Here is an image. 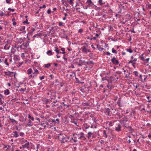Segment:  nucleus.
I'll use <instances>...</instances> for the list:
<instances>
[{"label": "nucleus", "instance_id": "f257e3e1", "mask_svg": "<svg viewBox=\"0 0 151 151\" xmlns=\"http://www.w3.org/2000/svg\"><path fill=\"white\" fill-rule=\"evenodd\" d=\"M119 122L124 128H126L129 126V121L125 116L120 119Z\"/></svg>", "mask_w": 151, "mask_h": 151}, {"label": "nucleus", "instance_id": "f03ea898", "mask_svg": "<svg viewBox=\"0 0 151 151\" xmlns=\"http://www.w3.org/2000/svg\"><path fill=\"white\" fill-rule=\"evenodd\" d=\"M73 137L70 136H67L64 135L62 137L61 140V142L65 143V142H68L72 140Z\"/></svg>", "mask_w": 151, "mask_h": 151}, {"label": "nucleus", "instance_id": "7ed1b4c3", "mask_svg": "<svg viewBox=\"0 0 151 151\" xmlns=\"http://www.w3.org/2000/svg\"><path fill=\"white\" fill-rule=\"evenodd\" d=\"M78 138L79 140H83L86 139V138L85 136V134L82 132H81L77 133Z\"/></svg>", "mask_w": 151, "mask_h": 151}, {"label": "nucleus", "instance_id": "20e7f679", "mask_svg": "<svg viewBox=\"0 0 151 151\" xmlns=\"http://www.w3.org/2000/svg\"><path fill=\"white\" fill-rule=\"evenodd\" d=\"M29 45V42L28 41H26L20 46V47L21 49H24L27 47Z\"/></svg>", "mask_w": 151, "mask_h": 151}, {"label": "nucleus", "instance_id": "39448f33", "mask_svg": "<svg viewBox=\"0 0 151 151\" xmlns=\"http://www.w3.org/2000/svg\"><path fill=\"white\" fill-rule=\"evenodd\" d=\"M86 4L87 6V7H89L90 8L91 7H93V5H94L91 0H87Z\"/></svg>", "mask_w": 151, "mask_h": 151}, {"label": "nucleus", "instance_id": "423d86ee", "mask_svg": "<svg viewBox=\"0 0 151 151\" xmlns=\"http://www.w3.org/2000/svg\"><path fill=\"white\" fill-rule=\"evenodd\" d=\"M77 133H78V132L76 133L73 134V140L74 142H78V140H79L78 138V136L77 135Z\"/></svg>", "mask_w": 151, "mask_h": 151}, {"label": "nucleus", "instance_id": "0eeeda50", "mask_svg": "<svg viewBox=\"0 0 151 151\" xmlns=\"http://www.w3.org/2000/svg\"><path fill=\"white\" fill-rule=\"evenodd\" d=\"M114 121H107L106 122V124L107 126V127L106 128H109L111 126L113 125Z\"/></svg>", "mask_w": 151, "mask_h": 151}, {"label": "nucleus", "instance_id": "6e6552de", "mask_svg": "<svg viewBox=\"0 0 151 151\" xmlns=\"http://www.w3.org/2000/svg\"><path fill=\"white\" fill-rule=\"evenodd\" d=\"M111 61L114 64L116 65H118L119 63V61L116 60L115 57H114L111 59Z\"/></svg>", "mask_w": 151, "mask_h": 151}, {"label": "nucleus", "instance_id": "1a4fd4ad", "mask_svg": "<svg viewBox=\"0 0 151 151\" xmlns=\"http://www.w3.org/2000/svg\"><path fill=\"white\" fill-rule=\"evenodd\" d=\"M82 105L85 108H89L90 107V104L87 102L83 103Z\"/></svg>", "mask_w": 151, "mask_h": 151}, {"label": "nucleus", "instance_id": "9d476101", "mask_svg": "<svg viewBox=\"0 0 151 151\" xmlns=\"http://www.w3.org/2000/svg\"><path fill=\"white\" fill-rule=\"evenodd\" d=\"M115 130L117 132H120L121 131V126L120 124H118L115 127Z\"/></svg>", "mask_w": 151, "mask_h": 151}, {"label": "nucleus", "instance_id": "9b49d317", "mask_svg": "<svg viewBox=\"0 0 151 151\" xmlns=\"http://www.w3.org/2000/svg\"><path fill=\"white\" fill-rule=\"evenodd\" d=\"M81 50L83 52L85 53L86 54L87 53V49L86 47L85 46L82 47L81 48Z\"/></svg>", "mask_w": 151, "mask_h": 151}, {"label": "nucleus", "instance_id": "f8f14e48", "mask_svg": "<svg viewBox=\"0 0 151 151\" xmlns=\"http://www.w3.org/2000/svg\"><path fill=\"white\" fill-rule=\"evenodd\" d=\"M29 142H27V143H26L24 145H23V148H27V149H29Z\"/></svg>", "mask_w": 151, "mask_h": 151}, {"label": "nucleus", "instance_id": "ddd939ff", "mask_svg": "<svg viewBox=\"0 0 151 151\" xmlns=\"http://www.w3.org/2000/svg\"><path fill=\"white\" fill-rule=\"evenodd\" d=\"M111 110L109 108H107L105 111V114L108 115V116L110 115V114Z\"/></svg>", "mask_w": 151, "mask_h": 151}, {"label": "nucleus", "instance_id": "4468645a", "mask_svg": "<svg viewBox=\"0 0 151 151\" xmlns=\"http://www.w3.org/2000/svg\"><path fill=\"white\" fill-rule=\"evenodd\" d=\"M13 137L17 138L19 137V135L18 134V132L16 131H15L13 132Z\"/></svg>", "mask_w": 151, "mask_h": 151}, {"label": "nucleus", "instance_id": "2eb2a0df", "mask_svg": "<svg viewBox=\"0 0 151 151\" xmlns=\"http://www.w3.org/2000/svg\"><path fill=\"white\" fill-rule=\"evenodd\" d=\"M33 75V74H30V75L29 76V79L35 78L37 76V75L34 74Z\"/></svg>", "mask_w": 151, "mask_h": 151}, {"label": "nucleus", "instance_id": "dca6fc26", "mask_svg": "<svg viewBox=\"0 0 151 151\" xmlns=\"http://www.w3.org/2000/svg\"><path fill=\"white\" fill-rule=\"evenodd\" d=\"M4 92V94L6 95H9L10 93L8 89H6V90H5Z\"/></svg>", "mask_w": 151, "mask_h": 151}, {"label": "nucleus", "instance_id": "f3484780", "mask_svg": "<svg viewBox=\"0 0 151 151\" xmlns=\"http://www.w3.org/2000/svg\"><path fill=\"white\" fill-rule=\"evenodd\" d=\"M33 69L34 70V72L33 73V74L37 75V76L38 74H39V72L37 69L34 68H33Z\"/></svg>", "mask_w": 151, "mask_h": 151}, {"label": "nucleus", "instance_id": "a211bd4d", "mask_svg": "<svg viewBox=\"0 0 151 151\" xmlns=\"http://www.w3.org/2000/svg\"><path fill=\"white\" fill-rule=\"evenodd\" d=\"M97 47L98 50L100 51H102L104 49V48L101 47L100 46H99L98 45H97Z\"/></svg>", "mask_w": 151, "mask_h": 151}, {"label": "nucleus", "instance_id": "6ab92c4d", "mask_svg": "<svg viewBox=\"0 0 151 151\" xmlns=\"http://www.w3.org/2000/svg\"><path fill=\"white\" fill-rule=\"evenodd\" d=\"M10 47V45L9 44H6L4 46V48L5 50H8Z\"/></svg>", "mask_w": 151, "mask_h": 151}, {"label": "nucleus", "instance_id": "aec40b11", "mask_svg": "<svg viewBox=\"0 0 151 151\" xmlns=\"http://www.w3.org/2000/svg\"><path fill=\"white\" fill-rule=\"evenodd\" d=\"M93 135V134L91 132H89L88 134V139L91 138V137Z\"/></svg>", "mask_w": 151, "mask_h": 151}, {"label": "nucleus", "instance_id": "412c9836", "mask_svg": "<svg viewBox=\"0 0 151 151\" xmlns=\"http://www.w3.org/2000/svg\"><path fill=\"white\" fill-rule=\"evenodd\" d=\"M32 122L31 120L29 119L28 120V122L27 123V125L28 126H32V124H31Z\"/></svg>", "mask_w": 151, "mask_h": 151}, {"label": "nucleus", "instance_id": "4be33fe9", "mask_svg": "<svg viewBox=\"0 0 151 151\" xmlns=\"http://www.w3.org/2000/svg\"><path fill=\"white\" fill-rule=\"evenodd\" d=\"M47 54L48 55H52V51L51 50H49L46 52Z\"/></svg>", "mask_w": 151, "mask_h": 151}, {"label": "nucleus", "instance_id": "5701e85b", "mask_svg": "<svg viewBox=\"0 0 151 151\" xmlns=\"http://www.w3.org/2000/svg\"><path fill=\"white\" fill-rule=\"evenodd\" d=\"M42 35V34L40 33H37V34L35 35L33 37L35 38V37H39L41 36Z\"/></svg>", "mask_w": 151, "mask_h": 151}, {"label": "nucleus", "instance_id": "b1692460", "mask_svg": "<svg viewBox=\"0 0 151 151\" xmlns=\"http://www.w3.org/2000/svg\"><path fill=\"white\" fill-rule=\"evenodd\" d=\"M28 118L30 119L32 121L34 120V119L33 116H32L29 114H28Z\"/></svg>", "mask_w": 151, "mask_h": 151}, {"label": "nucleus", "instance_id": "393cba45", "mask_svg": "<svg viewBox=\"0 0 151 151\" xmlns=\"http://www.w3.org/2000/svg\"><path fill=\"white\" fill-rule=\"evenodd\" d=\"M126 128L130 132H132L133 130V129L132 128V127L130 126H129L126 127Z\"/></svg>", "mask_w": 151, "mask_h": 151}, {"label": "nucleus", "instance_id": "a878e982", "mask_svg": "<svg viewBox=\"0 0 151 151\" xmlns=\"http://www.w3.org/2000/svg\"><path fill=\"white\" fill-rule=\"evenodd\" d=\"M10 120H11V122L12 123H13L14 122H15L16 124L17 123V122L13 119H12L11 118H9Z\"/></svg>", "mask_w": 151, "mask_h": 151}, {"label": "nucleus", "instance_id": "bb28decb", "mask_svg": "<svg viewBox=\"0 0 151 151\" xmlns=\"http://www.w3.org/2000/svg\"><path fill=\"white\" fill-rule=\"evenodd\" d=\"M26 86V83H25V84H24L25 88H21L19 90V91H25L26 90V88L25 87V86Z\"/></svg>", "mask_w": 151, "mask_h": 151}, {"label": "nucleus", "instance_id": "cd10ccee", "mask_svg": "<svg viewBox=\"0 0 151 151\" xmlns=\"http://www.w3.org/2000/svg\"><path fill=\"white\" fill-rule=\"evenodd\" d=\"M45 68H48L50 66V63H48L47 64H45L44 65Z\"/></svg>", "mask_w": 151, "mask_h": 151}, {"label": "nucleus", "instance_id": "c85d7f7f", "mask_svg": "<svg viewBox=\"0 0 151 151\" xmlns=\"http://www.w3.org/2000/svg\"><path fill=\"white\" fill-rule=\"evenodd\" d=\"M27 73L28 74H30L32 72V69L31 68L29 69L27 71Z\"/></svg>", "mask_w": 151, "mask_h": 151}, {"label": "nucleus", "instance_id": "c756f323", "mask_svg": "<svg viewBox=\"0 0 151 151\" xmlns=\"http://www.w3.org/2000/svg\"><path fill=\"white\" fill-rule=\"evenodd\" d=\"M3 62H4V63L7 66L9 65V64L7 62V58H5V60H3Z\"/></svg>", "mask_w": 151, "mask_h": 151}, {"label": "nucleus", "instance_id": "7c9ffc66", "mask_svg": "<svg viewBox=\"0 0 151 151\" xmlns=\"http://www.w3.org/2000/svg\"><path fill=\"white\" fill-rule=\"evenodd\" d=\"M12 22H13V25L15 26L16 24V22H15V18H13L12 19Z\"/></svg>", "mask_w": 151, "mask_h": 151}, {"label": "nucleus", "instance_id": "2f4dec72", "mask_svg": "<svg viewBox=\"0 0 151 151\" xmlns=\"http://www.w3.org/2000/svg\"><path fill=\"white\" fill-rule=\"evenodd\" d=\"M147 98L148 100V101H147L148 102H151V97H150V96H147Z\"/></svg>", "mask_w": 151, "mask_h": 151}, {"label": "nucleus", "instance_id": "473e14b6", "mask_svg": "<svg viewBox=\"0 0 151 151\" xmlns=\"http://www.w3.org/2000/svg\"><path fill=\"white\" fill-rule=\"evenodd\" d=\"M21 143L23 144V143H24L26 142H27V140H25L24 138H22V139L21 140Z\"/></svg>", "mask_w": 151, "mask_h": 151}, {"label": "nucleus", "instance_id": "72a5a7b5", "mask_svg": "<svg viewBox=\"0 0 151 151\" xmlns=\"http://www.w3.org/2000/svg\"><path fill=\"white\" fill-rule=\"evenodd\" d=\"M74 75L75 76H76V74L75 73L73 72L71 73V74L70 75V78H72L73 77V75Z\"/></svg>", "mask_w": 151, "mask_h": 151}, {"label": "nucleus", "instance_id": "f704fd0d", "mask_svg": "<svg viewBox=\"0 0 151 151\" xmlns=\"http://www.w3.org/2000/svg\"><path fill=\"white\" fill-rule=\"evenodd\" d=\"M112 53L114 54H116L117 53V51L115 50L114 48H112Z\"/></svg>", "mask_w": 151, "mask_h": 151}, {"label": "nucleus", "instance_id": "c9c22d12", "mask_svg": "<svg viewBox=\"0 0 151 151\" xmlns=\"http://www.w3.org/2000/svg\"><path fill=\"white\" fill-rule=\"evenodd\" d=\"M126 50L127 52H129L130 53H132L133 52L131 48L127 49Z\"/></svg>", "mask_w": 151, "mask_h": 151}, {"label": "nucleus", "instance_id": "e433bc0d", "mask_svg": "<svg viewBox=\"0 0 151 151\" xmlns=\"http://www.w3.org/2000/svg\"><path fill=\"white\" fill-rule=\"evenodd\" d=\"M54 50L56 52L57 54L60 53L59 50L58 49V47H55Z\"/></svg>", "mask_w": 151, "mask_h": 151}, {"label": "nucleus", "instance_id": "4c0bfd02", "mask_svg": "<svg viewBox=\"0 0 151 151\" xmlns=\"http://www.w3.org/2000/svg\"><path fill=\"white\" fill-rule=\"evenodd\" d=\"M133 73L136 76V77L138 76L139 74L137 71H134L133 72Z\"/></svg>", "mask_w": 151, "mask_h": 151}, {"label": "nucleus", "instance_id": "58836bf2", "mask_svg": "<svg viewBox=\"0 0 151 151\" xmlns=\"http://www.w3.org/2000/svg\"><path fill=\"white\" fill-rule=\"evenodd\" d=\"M139 58H140V59L142 60H145V58L143 57V54H142L141 55V56H139Z\"/></svg>", "mask_w": 151, "mask_h": 151}, {"label": "nucleus", "instance_id": "ea45409f", "mask_svg": "<svg viewBox=\"0 0 151 151\" xmlns=\"http://www.w3.org/2000/svg\"><path fill=\"white\" fill-rule=\"evenodd\" d=\"M102 0H99L98 2L101 5L104 4V3H102Z\"/></svg>", "mask_w": 151, "mask_h": 151}, {"label": "nucleus", "instance_id": "a19ab883", "mask_svg": "<svg viewBox=\"0 0 151 151\" xmlns=\"http://www.w3.org/2000/svg\"><path fill=\"white\" fill-rule=\"evenodd\" d=\"M74 0H70L69 1V3L72 6H73V1H74Z\"/></svg>", "mask_w": 151, "mask_h": 151}, {"label": "nucleus", "instance_id": "79ce46f5", "mask_svg": "<svg viewBox=\"0 0 151 151\" xmlns=\"http://www.w3.org/2000/svg\"><path fill=\"white\" fill-rule=\"evenodd\" d=\"M117 104H118L119 106H120V107L122 106V105H121V102H120V100H118L117 101Z\"/></svg>", "mask_w": 151, "mask_h": 151}, {"label": "nucleus", "instance_id": "37998d69", "mask_svg": "<svg viewBox=\"0 0 151 151\" xmlns=\"http://www.w3.org/2000/svg\"><path fill=\"white\" fill-rule=\"evenodd\" d=\"M103 134L105 135V137L106 138H107V135L106 134V132L105 130L103 131Z\"/></svg>", "mask_w": 151, "mask_h": 151}, {"label": "nucleus", "instance_id": "c03bdc74", "mask_svg": "<svg viewBox=\"0 0 151 151\" xmlns=\"http://www.w3.org/2000/svg\"><path fill=\"white\" fill-rule=\"evenodd\" d=\"M86 63L88 64H93V62L92 61H91L87 62Z\"/></svg>", "mask_w": 151, "mask_h": 151}, {"label": "nucleus", "instance_id": "a18cd8bd", "mask_svg": "<svg viewBox=\"0 0 151 151\" xmlns=\"http://www.w3.org/2000/svg\"><path fill=\"white\" fill-rule=\"evenodd\" d=\"M146 7L147 8L151 7V4L149 3L148 4L146 5Z\"/></svg>", "mask_w": 151, "mask_h": 151}, {"label": "nucleus", "instance_id": "49530a36", "mask_svg": "<svg viewBox=\"0 0 151 151\" xmlns=\"http://www.w3.org/2000/svg\"><path fill=\"white\" fill-rule=\"evenodd\" d=\"M23 23L24 24H29V23L28 22V20H27V19L25 21H24V22H23Z\"/></svg>", "mask_w": 151, "mask_h": 151}, {"label": "nucleus", "instance_id": "de8ad7c7", "mask_svg": "<svg viewBox=\"0 0 151 151\" xmlns=\"http://www.w3.org/2000/svg\"><path fill=\"white\" fill-rule=\"evenodd\" d=\"M3 102L4 101H2L1 98L0 97V105H3Z\"/></svg>", "mask_w": 151, "mask_h": 151}, {"label": "nucleus", "instance_id": "09e8293b", "mask_svg": "<svg viewBox=\"0 0 151 151\" xmlns=\"http://www.w3.org/2000/svg\"><path fill=\"white\" fill-rule=\"evenodd\" d=\"M83 32V29H80L78 30V32L80 33H82Z\"/></svg>", "mask_w": 151, "mask_h": 151}, {"label": "nucleus", "instance_id": "8fccbe9b", "mask_svg": "<svg viewBox=\"0 0 151 151\" xmlns=\"http://www.w3.org/2000/svg\"><path fill=\"white\" fill-rule=\"evenodd\" d=\"M4 14V13L1 11H0V16H3Z\"/></svg>", "mask_w": 151, "mask_h": 151}, {"label": "nucleus", "instance_id": "3c124183", "mask_svg": "<svg viewBox=\"0 0 151 151\" xmlns=\"http://www.w3.org/2000/svg\"><path fill=\"white\" fill-rule=\"evenodd\" d=\"M8 10H10V11H12V12H14V9H11V8H9L8 9Z\"/></svg>", "mask_w": 151, "mask_h": 151}, {"label": "nucleus", "instance_id": "603ef678", "mask_svg": "<svg viewBox=\"0 0 151 151\" xmlns=\"http://www.w3.org/2000/svg\"><path fill=\"white\" fill-rule=\"evenodd\" d=\"M139 78H140V79L141 81L142 82H143V79H142V75H141V74L139 75Z\"/></svg>", "mask_w": 151, "mask_h": 151}, {"label": "nucleus", "instance_id": "864d4df0", "mask_svg": "<svg viewBox=\"0 0 151 151\" xmlns=\"http://www.w3.org/2000/svg\"><path fill=\"white\" fill-rule=\"evenodd\" d=\"M148 137L149 139L151 138V131L150 132L148 136Z\"/></svg>", "mask_w": 151, "mask_h": 151}, {"label": "nucleus", "instance_id": "5fc2aeb1", "mask_svg": "<svg viewBox=\"0 0 151 151\" xmlns=\"http://www.w3.org/2000/svg\"><path fill=\"white\" fill-rule=\"evenodd\" d=\"M40 80H42V79H44L45 77L44 76H40Z\"/></svg>", "mask_w": 151, "mask_h": 151}, {"label": "nucleus", "instance_id": "6e6d98bb", "mask_svg": "<svg viewBox=\"0 0 151 151\" xmlns=\"http://www.w3.org/2000/svg\"><path fill=\"white\" fill-rule=\"evenodd\" d=\"M46 6L45 5H43L42 6H40V8H45L46 7Z\"/></svg>", "mask_w": 151, "mask_h": 151}, {"label": "nucleus", "instance_id": "4d7b16f0", "mask_svg": "<svg viewBox=\"0 0 151 151\" xmlns=\"http://www.w3.org/2000/svg\"><path fill=\"white\" fill-rule=\"evenodd\" d=\"M47 13L48 14H50V13H51V10H50V9H48V10H47Z\"/></svg>", "mask_w": 151, "mask_h": 151}, {"label": "nucleus", "instance_id": "13d9d810", "mask_svg": "<svg viewBox=\"0 0 151 151\" xmlns=\"http://www.w3.org/2000/svg\"><path fill=\"white\" fill-rule=\"evenodd\" d=\"M96 37H93V38H91L90 40H96Z\"/></svg>", "mask_w": 151, "mask_h": 151}, {"label": "nucleus", "instance_id": "bf43d9fd", "mask_svg": "<svg viewBox=\"0 0 151 151\" xmlns=\"http://www.w3.org/2000/svg\"><path fill=\"white\" fill-rule=\"evenodd\" d=\"M63 24V23L62 22H60L59 23V26H62Z\"/></svg>", "mask_w": 151, "mask_h": 151}, {"label": "nucleus", "instance_id": "052dcab7", "mask_svg": "<svg viewBox=\"0 0 151 151\" xmlns=\"http://www.w3.org/2000/svg\"><path fill=\"white\" fill-rule=\"evenodd\" d=\"M20 135L21 137H22L24 135V134L23 132H20Z\"/></svg>", "mask_w": 151, "mask_h": 151}, {"label": "nucleus", "instance_id": "680f3d73", "mask_svg": "<svg viewBox=\"0 0 151 151\" xmlns=\"http://www.w3.org/2000/svg\"><path fill=\"white\" fill-rule=\"evenodd\" d=\"M49 76L50 77L51 79H53V78H54V76L51 74Z\"/></svg>", "mask_w": 151, "mask_h": 151}, {"label": "nucleus", "instance_id": "e2e57ef3", "mask_svg": "<svg viewBox=\"0 0 151 151\" xmlns=\"http://www.w3.org/2000/svg\"><path fill=\"white\" fill-rule=\"evenodd\" d=\"M76 79V82L77 83H79L80 82V81H79V80H78V79L76 77L75 78Z\"/></svg>", "mask_w": 151, "mask_h": 151}, {"label": "nucleus", "instance_id": "0e129e2a", "mask_svg": "<svg viewBox=\"0 0 151 151\" xmlns=\"http://www.w3.org/2000/svg\"><path fill=\"white\" fill-rule=\"evenodd\" d=\"M135 62L133 63H132V65L133 67L134 68H136L135 65Z\"/></svg>", "mask_w": 151, "mask_h": 151}, {"label": "nucleus", "instance_id": "69168bd1", "mask_svg": "<svg viewBox=\"0 0 151 151\" xmlns=\"http://www.w3.org/2000/svg\"><path fill=\"white\" fill-rule=\"evenodd\" d=\"M6 3L9 4L11 0H6Z\"/></svg>", "mask_w": 151, "mask_h": 151}, {"label": "nucleus", "instance_id": "338daca9", "mask_svg": "<svg viewBox=\"0 0 151 151\" xmlns=\"http://www.w3.org/2000/svg\"><path fill=\"white\" fill-rule=\"evenodd\" d=\"M106 55H109L111 54L108 52H106Z\"/></svg>", "mask_w": 151, "mask_h": 151}, {"label": "nucleus", "instance_id": "774afa93", "mask_svg": "<svg viewBox=\"0 0 151 151\" xmlns=\"http://www.w3.org/2000/svg\"><path fill=\"white\" fill-rule=\"evenodd\" d=\"M4 73H5V74L6 75H9V71H8V72H4Z\"/></svg>", "mask_w": 151, "mask_h": 151}]
</instances>
